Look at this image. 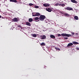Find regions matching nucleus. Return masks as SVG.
<instances>
[{
    "label": "nucleus",
    "instance_id": "393cba45",
    "mask_svg": "<svg viewBox=\"0 0 79 79\" xmlns=\"http://www.w3.org/2000/svg\"><path fill=\"white\" fill-rule=\"evenodd\" d=\"M64 39H65V40H67V39H68V38L67 37H64Z\"/></svg>",
    "mask_w": 79,
    "mask_h": 79
},
{
    "label": "nucleus",
    "instance_id": "72a5a7b5",
    "mask_svg": "<svg viewBox=\"0 0 79 79\" xmlns=\"http://www.w3.org/2000/svg\"><path fill=\"white\" fill-rule=\"evenodd\" d=\"M56 6H58V4H56Z\"/></svg>",
    "mask_w": 79,
    "mask_h": 79
},
{
    "label": "nucleus",
    "instance_id": "7c9ffc66",
    "mask_svg": "<svg viewBox=\"0 0 79 79\" xmlns=\"http://www.w3.org/2000/svg\"><path fill=\"white\" fill-rule=\"evenodd\" d=\"M52 11V10H51V9H50V12H51V11Z\"/></svg>",
    "mask_w": 79,
    "mask_h": 79
},
{
    "label": "nucleus",
    "instance_id": "ddd939ff",
    "mask_svg": "<svg viewBox=\"0 0 79 79\" xmlns=\"http://www.w3.org/2000/svg\"><path fill=\"white\" fill-rule=\"evenodd\" d=\"M33 21V19H32V18H29L28 20V21L30 23H31V22H32V21Z\"/></svg>",
    "mask_w": 79,
    "mask_h": 79
},
{
    "label": "nucleus",
    "instance_id": "aec40b11",
    "mask_svg": "<svg viewBox=\"0 0 79 79\" xmlns=\"http://www.w3.org/2000/svg\"><path fill=\"white\" fill-rule=\"evenodd\" d=\"M65 16H69V15L68 14H64Z\"/></svg>",
    "mask_w": 79,
    "mask_h": 79
},
{
    "label": "nucleus",
    "instance_id": "1a4fd4ad",
    "mask_svg": "<svg viewBox=\"0 0 79 79\" xmlns=\"http://www.w3.org/2000/svg\"><path fill=\"white\" fill-rule=\"evenodd\" d=\"M26 25H27V26H31V23L28 22H26Z\"/></svg>",
    "mask_w": 79,
    "mask_h": 79
},
{
    "label": "nucleus",
    "instance_id": "9d476101",
    "mask_svg": "<svg viewBox=\"0 0 79 79\" xmlns=\"http://www.w3.org/2000/svg\"><path fill=\"white\" fill-rule=\"evenodd\" d=\"M72 43L73 44H74V45H77V44H79V43L76 41H73Z\"/></svg>",
    "mask_w": 79,
    "mask_h": 79
},
{
    "label": "nucleus",
    "instance_id": "4468645a",
    "mask_svg": "<svg viewBox=\"0 0 79 79\" xmlns=\"http://www.w3.org/2000/svg\"><path fill=\"white\" fill-rule=\"evenodd\" d=\"M31 35L32 37H37V35L35 34H32Z\"/></svg>",
    "mask_w": 79,
    "mask_h": 79
},
{
    "label": "nucleus",
    "instance_id": "7ed1b4c3",
    "mask_svg": "<svg viewBox=\"0 0 79 79\" xmlns=\"http://www.w3.org/2000/svg\"><path fill=\"white\" fill-rule=\"evenodd\" d=\"M12 21H13V22H18L19 20L16 18H15L12 19Z\"/></svg>",
    "mask_w": 79,
    "mask_h": 79
},
{
    "label": "nucleus",
    "instance_id": "b1692460",
    "mask_svg": "<svg viewBox=\"0 0 79 79\" xmlns=\"http://www.w3.org/2000/svg\"><path fill=\"white\" fill-rule=\"evenodd\" d=\"M61 35L60 34H58L57 35V37H60Z\"/></svg>",
    "mask_w": 79,
    "mask_h": 79
},
{
    "label": "nucleus",
    "instance_id": "cd10ccee",
    "mask_svg": "<svg viewBox=\"0 0 79 79\" xmlns=\"http://www.w3.org/2000/svg\"><path fill=\"white\" fill-rule=\"evenodd\" d=\"M18 27H21V26L20 25H19L18 26Z\"/></svg>",
    "mask_w": 79,
    "mask_h": 79
},
{
    "label": "nucleus",
    "instance_id": "423d86ee",
    "mask_svg": "<svg viewBox=\"0 0 79 79\" xmlns=\"http://www.w3.org/2000/svg\"><path fill=\"white\" fill-rule=\"evenodd\" d=\"M72 45H73V44L71 43L68 44L67 47H70V46H72Z\"/></svg>",
    "mask_w": 79,
    "mask_h": 79
},
{
    "label": "nucleus",
    "instance_id": "dca6fc26",
    "mask_svg": "<svg viewBox=\"0 0 79 79\" xmlns=\"http://www.w3.org/2000/svg\"><path fill=\"white\" fill-rule=\"evenodd\" d=\"M74 18L76 20H78L79 19V18H78V17L77 16H75L74 17Z\"/></svg>",
    "mask_w": 79,
    "mask_h": 79
},
{
    "label": "nucleus",
    "instance_id": "6e6552de",
    "mask_svg": "<svg viewBox=\"0 0 79 79\" xmlns=\"http://www.w3.org/2000/svg\"><path fill=\"white\" fill-rule=\"evenodd\" d=\"M71 2H72V3H78L75 0H71Z\"/></svg>",
    "mask_w": 79,
    "mask_h": 79
},
{
    "label": "nucleus",
    "instance_id": "2eb2a0df",
    "mask_svg": "<svg viewBox=\"0 0 79 79\" xmlns=\"http://www.w3.org/2000/svg\"><path fill=\"white\" fill-rule=\"evenodd\" d=\"M43 6H45V7H47V6H49V5L48 4H43Z\"/></svg>",
    "mask_w": 79,
    "mask_h": 79
},
{
    "label": "nucleus",
    "instance_id": "9b49d317",
    "mask_svg": "<svg viewBox=\"0 0 79 79\" xmlns=\"http://www.w3.org/2000/svg\"><path fill=\"white\" fill-rule=\"evenodd\" d=\"M10 2H15V3H17V2H18V1L16 0H10Z\"/></svg>",
    "mask_w": 79,
    "mask_h": 79
},
{
    "label": "nucleus",
    "instance_id": "4be33fe9",
    "mask_svg": "<svg viewBox=\"0 0 79 79\" xmlns=\"http://www.w3.org/2000/svg\"><path fill=\"white\" fill-rule=\"evenodd\" d=\"M55 48L56 50H59L60 51V49L59 48Z\"/></svg>",
    "mask_w": 79,
    "mask_h": 79
},
{
    "label": "nucleus",
    "instance_id": "39448f33",
    "mask_svg": "<svg viewBox=\"0 0 79 79\" xmlns=\"http://www.w3.org/2000/svg\"><path fill=\"white\" fill-rule=\"evenodd\" d=\"M34 16H40V14L39 13L36 12L35 13V15H34Z\"/></svg>",
    "mask_w": 79,
    "mask_h": 79
},
{
    "label": "nucleus",
    "instance_id": "f257e3e1",
    "mask_svg": "<svg viewBox=\"0 0 79 79\" xmlns=\"http://www.w3.org/2000/svg\"><path fill=\"white\" fill-rule=\"evenodd\" d=\"M45 16L44 15H41L39 17V19L40 21H44V19H45Z\"/></svg>",
    "mask_w": 79,
    "mask_h": 79
},
{
    "label": "nucleus",
    "instance_id": "f8f14e48",
    "mask_svg": "<svg viewBox=\"0 0 79 79\" xmlns=\"http://www.w3.org/2000/svg\"><path fill=\"white\" fill-rule=\"evenodd\" d=\"M50 37L52 39H55V36H54L53 35H51Z\"/></svg>",
    "mask_w": 79,
    "mask_h": 79
},
{
    "label": "nucleus",
    "instance_id": "20e7f679",
    "mask_svg": "<svg viewBox=\"0 0 79 79\" xmlns=\"http://www.w3.org/2000/svg\"><path fill=\"white\" fill-rule=\"evenodd\" d=\"M66 9L67 10H69V11H70L71 10H73V8L71 7H67L66 8Z\"/></svg>",
    "mask_w": 79,
    "mask_h": 79
},
{
    "label": "nucleus",
    "instance_id": "a878e982",
    "mask_svg": "<svg viewBox=\"0 0 79 79\" xmlns=\"http://www.w3.org/2000/svg\"><path fill=\"white\" fill-rule=\"evenodd\" d=\"M29 5H30V6H32V5H33V4L31 3H29Z\"/></svg>",
    "mask_w": 79,
    "mask_h": 79
},
{
    "label": "nucleus",
    "instance_id": "6ab92c4d",
    "mask_svg": "<svg viewBox=\"0 0 79 79\" xmlns=\"http://www.w3.org/2000/svg\"><path fill=\"white\" fill-rule=\"evenodd\" d=\"M46 11H48V12H50V8H47L46 9Z\"/></svg>",
    "mask_w": 79,
    "mask_h": 79
},
{
    "label": "nucleus",
    "instance_id": "f03ea898",
    "mask_svg": "<svg viewBox=\"0 0 79 79\" xmlns=\"http://www.w3.org/2000/svg\"><path fill=\"white\" fill-rule=\"evenodd\" d=\"M61 35L63 37H71V35L66 33H62Z\"/></svg>",
    "mask_w": 79,
    "mask_h": 79
},
{
    "label": "nucleus",
    "instance_id": "2f4dec72",
    "mask_svg": "<svg viewBox=\"0 0 79 79\" xmlns=\"http://www.w3.org/2000/svg\"><path fill=\"white\" fill-rule=\"evenodd\" d=\"M76 35H77L78 34H77V33H76Z\"/></svg>",
    "mask_w": 79,
    "mask_h": 79
},
{
    "label": "nucleus",
    "instance_id": "f704fd0d",
    "mask_svg": "<svg viewBox=\"0 0 79 79\" xmlns=\"http://www.w3.org/2000/svg\"><path fill=\"white\" fill-rule=\"evenodd\" d=\"M38 21H39V20Z\"/></svg>",
    "mask_w": 79,
    "mask_h": 79
},
{
    "label": "nucleus",
    "instance_id": "412c9836",
    "mask_svg": "<svg viewBox=\"0 0 79 79\" xmlns=\"http://www.w3.org/2000/svg\"><path fill=\"white\" fill-rule=\"evenodd\" d=\"M60 6H62L63 7L65 6V4H60Z\"/></svg>",
    "mask_w": 79,
    "mask_h": 79
},
{
    "label": "nucleus",
    "instance_id": "c756f323",
    "mask_svg": "<svg viewBox=\"0 0 79 79\" xmlns=\"http://www.w3.org/2000/svg\"><path fill=\"white\" fill-rule=\"evenodd\" d=\"M72 35H74V32H72Z\"/></svg>",
    "mask_w": 79,
    "mask_h": 79
},
{
    "label": "nucleus",
    "instance_id": "f3484780",
    "mask_svg": "<svg viewBox=\"0 0 79 79\" xmlns=\"http://www.w3.org/2000/svg\"><path fill=\"white\" fill-rule=\"evenodd\" d=\"M34 20H39V18L38 17H36L34 19Z\"/></svg>",
    "mask_w": 79,
    "mask_h": 79
},
{
    "label": "nucleus",
    "instance_id": "bb28decb",
    "mask_svg": "<svg viewBox=\"0 0 79 79\" xmlns=\"http://www.w3.org/2000/svg\"><path fill=\"white\" fill-rule=\"evenodd\" d=\"M35 6V8H39V6Z\"/></svg>",
    "mask_w": 79,
    "mask_h": 79
},
{
    "label": "nucleus",
    "instance_id": "5701e85b",
    "mask_svg": "<svg viewBox=\"0 0 79 79\" xmlns=\"http://www.w3.org/2000/svg\"><path fill=\"white\" fill-rule=\"evenodd\" d=\"M36 13V12L35 13H32V16H34V15H35V14Z\"/></svg>",
    "mask_w": 79,
    "mask_h": 79
},
{
    "label": "nucleus",
    "instance_id": "a211bd4d",
    "mask_svg": "<svg viewBox=\"0 0 79 79\" xmlns=\"http://www.w3.org/2000/svg\"><path fill=\"white\" fill-rule=\"evenodd\" d=\"M40 45L41 46H42H42H45V43H42L41 44H40Z\"/></svg>",
    "mask_w": 79,
    "mask_h": 79
},
{
    "label": "nucleus",
    "instance_id": "0eeeda50",
    "mask_svg": "<svg viewBox=\"0 0 79 79\" xmlns=\"http://www.w3.org/2000/svg\"><path fill=\"white\" fill-rule=\"evenodd\" d=\"M41 39L44 40L46 38V36L45 35H43V36H41Z\"/></svg>",
    "mask_w": 79,
    "mask_h": 79
},
{
    "label": "nucleus",
    "instance_id": "473e14b6",
    "mask_svg": "<svg viewBox=\"0 0 79 79\" xmlns=\"http://www.w3.org/2000/svg\"><path fill=\"white\" fill-rule=\"evenodd\" d=\"M2 18V16L0 15V18Z\"/></svg>",
    "mask_w": 79,
    "mask_h": 79
},
{
    "label": "nucleus",
    "instance_id": "c85d7f7f",
    "mask_svg": "<svg viewBox=\"0 0 79 79\" xmlns=\"http://www.w3.org/2000/svg\"><path fill=\"white\" fill-rule=\"evenodd\" d=\"M76 50H79V48H76Z\"/></svg>",
    "mask_w": 79,
    "mask_h": 79
}]
</instances>
